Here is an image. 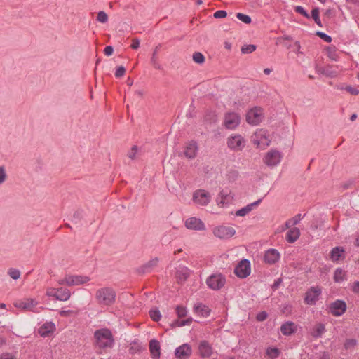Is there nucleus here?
<instances>
[{"label":"nucleus","mask_w":359,"mask_h":359,"mask_svg":"<svg viewBox=\"0 0 359 359\" xmlns=\"http://www.w3.org/2000/svg\"><path fill=\"white\" fill-rule=\"evenodd\" d=\"M344 276L345 272L341 268H337L334 273V280L340 283L344 280Z\"/></svg>","instance_id":"2f4dec72"},{"label":"nucleus","mask_w":359,"mask_h":359,"mask_svg":"<svg viewBox=\"0 0 359 359\" xmlns=\"http://www.w3.org/2000/svg\"><path fill=\"white\" fill-rule=\"evenodd\" d=\"M185 226L187 229L194 231H203L205 226L201 219L196 217H190L185 221Z\"/></svg>","instance_id":"9d476101"},{"label":"nucleus","mask_w":359,"mask_h":359,"mask_svg":"<svg viewBox=\"0 0 359 359\" xmlns=\"http://www.w3.org/2000/svg\"><path fill=\"white\" fill-rule=\"evenodd\" d=\"M97 20L102 22L105 23L108 20V16L104 11H100L97 15Z\"/></svg>","instance_id":"ea45409f"},{"label":"nucleus","mask_w":359,"mask_h":359,"mask_svg":"<svg viewBox=\"0 0 359 359\" xmlns=\"http://www.w3.org/2000/svg\"><path fill=\"white\" fill-rule=\"evenodd\" d=\"M250 262L248 259L241 260L235 267L234 273L241 278H245L250 274Z\"/></svg>","instance_id":"20e7f679"},{"label":"nucleus","mask_w":359,"mask_h":359,"mask_svg":"<svg viewBox=\"0 0 359 359\" xmlns=\"http://www.w3.org/2000/svg\"><path fill=\"white\" fill-rule=\"evenodd\" d=\"M228 196V194L226 193H224V191H221L219 197L217 199V202L218 205H224L226 203V198Z\"/></svg>","instance_id":"a19ab883"},{"label":"nucleus","mask_w":359,"mask_h":359,"mask_svg":"<svg viewBox=\"0 0 359 359\" xmlns=\"http://www.w3.org/2000/svg\"><path fill=\"white\" fill-rule=\"evenodd\" d=\"M236 18L245 24H250L252 21V19L249 15L242 13H238L236 14Z\"/></svg>","instance_id":"4c0bfd02"},{"label":"nucleus","mask_w":359,"mask_h":359,"mask_svg":"<svg viewBox=\"0 0 359 359\" xmlns=\"http://www.w3.org/2000/svg\"><path fill=\"white\" fill-rule=\"evenodd\" d=\"M294 11H295L297 13H299V14L302 15H303V16H304L305 18H310L309 15L308 14V13L305 11V9H304L302 6H296V7L294 8Z\"/></svg>","instance_id":"de8ad7c7"},{"label":"nucleus","mask_w":359,"mask_h":359,"mask_svg":"<svg viewBox=\"0 0 359 359\" xmlns=\"http://www.w3.org/2000/svg\"><path fill=\"white\" fill-rule=\"evenodd\" d=\"M280 259V254L276 249L271 248L264 253V261L269 264H273Z\"/></svg>","instance_id":"2eb2a0df"},{"label":"nucleus","mask_w":359,"mask_h":359,"mask_svg":"<svg viewBox=\"0 0 359 359\" xmlns=\"http://www.w3.org/2000/svg\"><path fill=\"white\" fill-rule=\"evenodd\" d=\"M325 326L323 323H317L313 328L311 332V335L313 337L317 339L322 337V335L325 332Z\"/></svg>","instance_id":"cd10ccee"},{"label":"nucleus","mask_w":359,"mask_h":359,"mask_svg":"<svg viewBox=\"0 0 359 359\" xmlns=\"http://www.w3.org/2000/svg\"><path fill=\"white\" fill-rule=\"evenodd\" d=\"M280 153L278 151L272 150L266 154L264 161L269 166H275L280 163Z\"/></svg>","instance_id":"9b49d317"},{"label":"nucleus","mask_w":359,"mask_h":359,"mask_svg":"<svg viewBox=\"0 0 359 359\" xmlns=\"http://www.w3.org/2000/svg\"><path fill=\"white\" fill-rule=\"evenodd\" d=\"M126 73V68L123 66L118 67L115 72V76L117 78L123 76Z\"/></svg>","instance_id":"864d4df0"},{"label":"nucleus","mask_w":359,"mask_h":359,"mask_svg":"<svg viewBox=\"0 0 359 359\" xmlns=\"http://www.w3.org/2000/svg\"><path fill=\"white\" fill-rule=\"evenodd\" d=\"M297 330V327L293 322H287L283 324L280 327V331L283 334L289 336L294 333Z\"/></svg>","instance_id":"5701e85b"},{"label":"nucleus","mask_w":359,"mask_h":359,"mask_svg":"<svg viewBox=\"0 0 359 359\" xmlns=\"http://www.w3.org/2000/svg\"><path fill=\"white\" fill-rule=\"evenodd\" d=\"M7 177V175L4 166H0V184L4 183Z\"/></svg>","instance_id":"603ef678"},{"label":"nucleus","mask_w":359,"mask_h":359,"mask_svg":"<svg viewBox=\"0 0 359 359\" xmlns=\"http://www.w3.org/2000/svg\"><path fill=\"white\" fill-rule=\"evenodd\" d=\"M73 311L71 310H62L60 312L61 316L65 317L69 316Z\"/></svg>","instance_id":"e2e57ef3"},{"label":"nucleus","mask_w":359,"mask_h":359,"mask_svg":"<svg viewBox=\"0 0 359 359\" xmlns=\"http://www.w3.org/2000/svg\"><path fill=\"white\" fill-rule=\"evenodd\" d=\"M193 60L197 64H203L205 61V57L201 53L195 52L193 54Z\"/></svg>","instance_id":"e433bc0d"},{"label":"nucleus","mask_w":359,"mask_h":359,"mask_svg":"<svg viewBox=\"0 0 359 359\" xmlns=\"http://www.w3.org/2000/svg\"><path fill=\"white\" fill-rule=\"evenodd\" d=\"M81 212L80 211H76L74 214V219H80L81 218Z\"/></svg>","instance_id":"69168bd1"},{"label":"nucleus","mask_w":359,"mask_h":359,"mask_svg":"<svg viewBox=\"0 0 359 359\" xmlns=\"http://www.w3.org/2000/svg\"><path fill=\"white\" fill-rule=\"evenodd\" d=\"M353 291L355 293H359V281H356L354 283Z\"/></svg>","instance_id":"0e129e2a"},{"label":"nucleus","mask_w":359,"mask_h":359,"mask_svg":"<svg viewBox=\"0 0 359 359\" xmlns=\"http://www.w3.org/2000/svg\"><path fill=\"white\" fill-rule=\"evenodd\" d=\"M55 327L53 323H46L43 324L39 329V332L41 337H46L49 335L50 333L54 332Z\"/></svg>","instance_id":"393cba45"},{"label":"nucleus","mask_w":359,"mask_h":359,"mask_svg":"<svg viewBox=\"0 0 359 359\" xmlns=\"http://www.w3.org/2000/svg\"><path fill=\"white\" fill-rule=\"evenodd\" d=\"M114 48L111 46H107L104 49V53L107 56H110L113 54Z\"/></svg>","instance_id":"bf43d9fd"},{"label":"nucleus","mask_w":359,"mask_h":359,"mask_svg":"<svg viewBox=\"0 0 359 359\" xmlns=\"http://www.w3.org/2000/svg\"><path fill=\"white\" fill-rule=\"evenodd\" d=\"M194 309L196 313L201 314L202 316H208L210 313L209 307L201 303L196 304Z\"/></svg>","instance_id":"c85d7f7f"},{"label":"nucleus","mask_w":359,"mask_h":359,"mask_svg":"<svg viewBox=\"0 0 359 359\" xmlns=\"http://www.w3.org/2000/svg\"><path fill=\"white\" fill-rule=\"evenodd\" d=\"M282 283V278H278L277 280H276L273 283V284L272 285V288L273 290H276L279 285H280V283Z\"/></svg>","instance_id":"680f3d73"},{"label":"nucleus","mask_w":359,"mask_h":359,"mask_svg":"<svg viewBox=\"0 0 359 359\" xmlns=\"http://www.w3.org/2000/svg\"><path fill=\"white\" fill-rule=\"evenodd\" d=\"M344 250L342 247L333 248L330 254V258L333 262L343 260L345 259Z\"/></svg>","instance_id":"6ab92c4d"},{"label":"nucleus","mask_w":359,"mask_h":359,"mask_svg":"<svg viewBox=\"0 0 359 359\" xmlns=\"http://www.w3.org/2000/svg\"><path fill=\"white\" fill-rule=\"evenodd\" d=\"M292 226H294V225L290 223V219L286 221V222H285V228L286 229H289L290 227H291Z\"/></svg>","instance_id":"774afa93"},{"label":"nucleus","mask_w":359,"mask_h":359,"mask_svg":"<svg viewBox=\"0 0 359 359\" xmlns=\"http://www.w3.org/2000/svg\"><path fill=\"white\" fill-rule=\"evenodd\" d=\"M257 46L253 44L244 45L241 47V51L243 54H249L254 52Z\"/></svg>","instance_id":"72a5a7b5"},{"label":"nucleus","mask_w":359,"mask_h":359,"mask_svg":"<svg viewBox=\"0 0 359 359\" xmlns=\"http://www.w3.org/2000/svg\"><path fill=\"white\" fill-rule=\"evenodd\" d=\"M340 89L343 90L344 88H341ZM344 90H346L348 93L353 95H357L359 94V90L351 86H346L344 88Z\"/></svg>","instance_id":"49530a36"},{"label":"nucleus","mask_w":359,"mask_h":359,"mask_svg":"<svg viewBox=\"0 0 359 359\" xmlns=\"http://www.w3.org/2000/svg\"><path fill=\"white\" fill-rule=\"evenodd\" d=\"M261 201H262V199H259L252 203L247 205L245 207H243L241 209L238 210L236 212V215L237 216H241V217H243V216L246 215L252 210L254 206L259 205L261 203Z\"/></svg>","instance_id":"bb28decb"},{"label":"nucleus","mask_w":359,"mask_h":359,"mask_svg":"<svg viewBox=\"0 0 359 359\" xmlns=\"http://www.w3.org/2000/svg\"><path fill=\"white\" fill-rule=\"evenodd\" d=\"M199 355L202 358H208L212 353V348L208 341L203 340L198 345Z\"/></svg>","instance_id":"f3484780"},{"label":"nucleus","mask_w":359,"mask_h":359,"mask_svg":"<svg viewBox=\"0 0 359 359\" xmlns=\"http://www.w3.org/2000/svg\"><path fill=\"white\" fill-rule=\"evenodd\" d=\"M227 144L231 149L241 151L244 147L245 141L241 135H235L228 138Z\"/></svg>","instance_id":"1a4fd4ad"},{"label":"nucleus","mask_w":359,"mask_h":359,"mask_svg":"<svg viewBox=\"0 0 359 359\" xmlns=\"http://www.w3.org/2000/svg\"><path fill=\"white\" fill-rule=\"evenodd\" d=\"M189 276V272L187 268L178 270L176 273V277L179 283L184 282Z\"/></svg>","instance_id":"7c9ffc66"},{"label":"nucleus","mask_w":359,"mask_h":359,"mask_svg":"<svg viewBox=\"0 0 359 359\" xmlns=\"http://www.w3.org/2000/svg\"><path fill=\"white\" fill-rule=\"evenodd\" d=\"M211 199L210 194L204 189H198L194 192L193 201L198 205H207Z\"/></svg>","instance_id":"423d86ee"},{"label":"nucleus","mask_w":359,"mask_h":359,"mask_svg":"<svg viewBox=\"0 0 359 359\" xmlns=\"http://www.w3.org/2000/svg\"><path fill=\"white\" fill-rule=\"evenodd\" d=\"M240 123V116L236 113H228L225 115L224 125L228 129H234Z\"/></svg>","instance_id":"ddd939ff"},{"label":"nucleus","mask_w":359,"mask_h":359,"mask_svg":"<svg viewBox=\"0 0 359 359\" xmlns=\"http://www.w3.org/2000/svg\"><path fill=\"white\" fill-rule=\"evenodd\" d=\"M139 47H140V40L137 38L133 39L131 48L134 50H137Z\"/></svg>","instance_id":"052dcab7"},{"label":"nucleus","mask_w":359,"mask_h":359,"mask_svg":"<svg viewBox=\"0 0 359 359\" xmlns=\"http://www.w3.org/2000/svg\"><path fill=\"white\" fill-rule=\"evenodd\" d=\"M229 179L236 180L238 177V172L236 170H231L228 175Z\"/></svg>","instance_id":"4d7b16f0"},{"label":"nucleus","mask_w":359,"mask_h":359,"mask_svg":"<svg viewBox=\"0 0 359 359\" xmlns=\"http://www.w3.org/2000/svg\"><path fill=\"white\" fill-rule=\"evenodd\" d=\"M316 36L320 37L321 39L324 40L327 43H330L332 41V37L324 32L318 31L316 33Z\"/></svg>","instance_id":"37998d69"},{"label":"nucleus","mask_w":359,"mask_h":359,"mask_svg":"<svg viewBox=\"0 0 359 359\" xmlns=\"http://www.w3.org/2000/svg\"><path fill=\"white\" fill-rule=\"evenodd\" d=\"M90 280V278L86 276H65L66 285L68 286L78 285L86 283Z\"/></svg>","instance_id":"4468645a"},{"label":"nucleus","mask_w":359,"mask_h":359,"mask_svg":"<svg viewBox=\"0 0 359 359\" xmlns=\"http://www.w3.org/2000/svg\"><path fill=\"white\" fill-rule=\"evenodd\" d=\"M57 297L56 299L60 301H67L71 297V292L68 289L60 287L57 288Z\"/></svg>","instance_id":"c756f323"},{"label":"nucleus","mask_w":359,"mask_h":359,"mask_svg":"<svg viewBox=\"0 0 359 359\" xmlns=\"http://www.w3.org/2000/svg\"><path fill=\"white\" fill-rule=\"evenodd\" d=\"M160 344L156 339H151L149 341V351L154 359H158L161 356Z\"/></svg>","instance_id":"4be33fe9"},{"label":"nucleus","mask_w":359,"mask_h":359,"mask_svg":"<svg viewBox=\"0 0 359 359\" xmlns=\"http://www.w3.org/2000/svg\"><path fill=\"white\" fill-rule=\"evenodd\" d=\"M37 304V302L34 299H25L15 303L14 305L16 308L31 311Z\"/></svg>","instance_id":"a211bd4d"},{"label":"nucleus","mask_w":359,"mask_h":359,"mask_svg":"<svg viewBox=\"0 0 359 359\" xmlns=\"http://www.w3.org/2000/svg\"><path fill=\"white\" fill-rule=\"evenodd\" d=\"M116 298L115 290L110 287H104L98 289L95 292V299L100 305L111 306Z\"/></svg>","instance_id":"f03ea898"},{"label":"nucleus","mask_w":359,"mask_h":359,"mask_svg":"<svg viewBox=\"0 0 359 359\" xmlns=\"http://www.w3.org/2000/svg\"><path fill=\"white\" fill-rule=\"evenodd\" d=\"M246 121L250 124L257 125L261 121L260 115L255 110H250L247 114Z\"/></svg>","instance_id":"a878e982"},{"label":"nucleus","mask_w":359,"mask_h":359,"mask_svg":"<svg viewBox=\"0 0 359 359\" xmlns=\"http://www.w3.org/2000/svg\"><path fill=\"white\" fill-rule=\"evenodd\" d=\"M351 184H352V182H347V183H344V184H343V188H344V189H348V188L350 187V186H351Z\"/></svg>","instance_id":"338daca9"},{"label":"nucleus","mask_w":359,"mask_h":359,"mask_svg":"<svg viewBox=\"0 0 359 359\" xmlns=\"http://www.w3.org/2000/svg\"><path fill=\"white\" fill-rule=\"evenodd\" d=\"M161 48V44L159 43L158 46H156L151 54V57L150 59V63L152 65V67L157 70H163V65L161 64L158 57V52Z\"/></svg>","instance_id":"dca6fc26"},{"label":"nucleus","mask_w":359,"mask_h":359,"mask_svg":"<svg viewBox=\"0 0 359 359\" xmlns=\"http://www.w3.org/2000/svg\"><path fill=\"white\" fill-rule=\"evenodd\" d=\"M322 292L321 288L318 286L311 287L306 292L304 302L309 305H314L319 299Z\"/></svg>","instance_id":"0eeeda50"},{"label":"nucleus","mask_w":359,"mask_h":359,"mask_svg":"<svg viewBox=\"0 0 359 359\" xmlns=\"http://www.w3.org/2000/svg\"><path fill=\"white\" fill-rule=\"evenodd\" d=\"M267 354L272 358H276L279 355L280 351L276 348H270L267 349Z\"/></svg>","instance_id":"c03bdc74"},{"label":"nucleus","mask_w":359,"mask_h":359,"mask_svg":"<svg viewBox=\"0 0 359 359\" xmlns=\"http://www.w3.org/2000/svg\"><path fill=\"white\" fill-rule=\"evenodd\" d=\"M346 303L344 300L337 299L332 302L328 306V312L334 316H341L346 311Z\"/></svg>","instance_id":"7ed1b4c3"},{"label":"nucleus","mask_w":359,"mask_h":359,"mask_svg":"<svg viewBox=\"0 0 359 359\" xmlns=\"http://www.w3.org/2000/svg\"><path fill=\"white\" fill-rule=\"evenodd\" d=\"M57 289L49 287L46 290V295L48 297H53L56 299V297H57Z\"/></svg>","instance_id":"8fccbe9b"},{"label":"nucleus","mask_w":359,"mask_h":359,"mask_svg":"<svg viewBox=\"0 0 359 359\" xmlns=\"http://www.w3.org/2000/svg\"><path fill=\"white\" fill-rule=\"evenodd\" d=\"M300 236V231L298 228L294 227L290 229L286 233V241L290 243H294Z\"/></svg>","instance_id":"b1692460"},{"label":"nucleus","mask_w":359,"mask_h":359,"mask_svg":"<svg viewBox=\"0 0 359 359\" xmlns=\"http://www.w3.org/2000/svg\"><path fill=\"white\" fill-rule=\"evenodd\" d=\"M227 13L223 10H219L214 13L213 16L215 18H224L226 17Z\"/></svg>","instance_id":"3c124183"},{"label":"nucleus","mask_w":359,"mask_h":359,"mask_svg":"<svg viewBox=\"0 0 359 359\" xmlns=\"http://www.w3.org/2000/svg\"><path fill=\"white\" fill-rule=\"evenodd\" d=\"M158 263V257H155V258L149 260L147 263H145L142 266H140L138 269V272L140 273H149V272H151L153 270L154 268L157 266Z\"/></svg>","instance_id":"aec40b11"},{"label":"nucleus","mask_w":359,"mask_h":359,"mask_svg":"<svg viewBox=\"0 0 359 359\" xmlns=\"http://www.w3.org/2000/svg\"><path fill=\"white\" fill-rule=\"evenodd\" d=\"M198 151L197 143L194 141L190 142L186 147L184 154L189 159L194 158Z\"/></svg>","instance_id":"412c9836"},{"label":"nucleus","mask_w":359,"mask_h":359,"mask_svg":"<svg viewBox=\"0 0 359 359\" xmlns=\"http://www.w3.org/2000/svg\"><path fill=\"white\" fill-rule=\"evenodd\" d=\"M225 283L226 279L222 274L211 275L206 280L208 286L214 290L221 289L224 286Z\"/></svg>","instance_id":"39448f33"},{"label":"nucleus","mask_w":359,"mask_h":359,"mask_svg":"<svg viewBox=\"0 0 359 359\" xmlns=\"http://www.w3.org/2000/svg\"><path fill=\"white\" fill-rule=\"evenodd\" d=\"M192 322V318H187L186 320H175L172 323V327H182L187 325H190Z\"/></svg>","instance_id":"473e14b6"},{"label":"nucleus","mask_w":359,"mask_h":359,"mask_svg":"<svg viewBox=\"0 0 359 359\" xmlns=\"http://www.w3.org/2000/svg\"><path fill=\"white\" fill-rule=\"evenodd\" d=\"M137 149V147L136 145H134L131 148L130 151L128 153V157L132 160H134L136 157Z\"/></svg>","instance_id":"09e8293b"},{"label":"nucleus","mask_w":359,"mask_h":359,"mask_svg":"<svg viewBox=\"0 0 359 359\" xmlns=\"http://www.w3.org/2000/svg\"><path fill=\"white\" fill-rule=\"evenodd\" d=\"M95 345L100 349L112 347L114 337L111 332L107 328L97 330L94 332Z\"/></svg>","instance_id":"f257e3e1"},{"label":"nucleus","mask_w":359,"mask_h":359,"mask_svg":"<svg viewBox=\"0 0 359 359\" xmlns=\"http://www.w3.org/2000/svg\"><path fill=\"white\" fill-rule=\"evenodd\" d=\"M8 273L10 277L14 280L18 279L20 276V271L15 269H10L8 271Z\"/></svg>","instance_id":"58836bf2"},{"label":"nucleus","mask_w":359,"mask_h":359,"mask_svg":"<svg viewBox=\"0 0 359 359\" xmlns=\"http://www.w3.org/2000/svg\"><path fill=\"white\" fill-rule=\"evenodd\" d=\"M311 17L314 20L315 22L319 26L322 27L321 21L319 17V9L315 8L311 11Z\"/></svg>","instance_id":"c9c22d12"},{"label":"nucleus","mask_w":359,"mask_h":359,"mask_svg":"<svg viewBox=\"0 0 359 359\" xmlns=\"http://www.w3.org/2000/svg\"><path fill=\"white\" fill-rule=\"evenodd\" d=\"M235 233V229L231 226H219L213 230L214 235L222 239L229 238L234 236Z\"/></svg>","instance_id":"6e6552de"},{"label":"nucleus","mask_w":359,"mask_h":359,"mask_svg":"<svg viewBox=\"0 0 359 359\" xmlns=\"http://www.w3.org/2000/svg\"><path fill=\"white\" fill-rule=\"evenodd\" d=\"M191 353V347L187 344H184L175 349V355L177 359H188Z\"/></svg>","instance_id":"f8f14e48"},{"label":"nucleus","mask_w":359,"mask_h":359,"mask_svg":"<svg viewBox=\"0 0 359 359\" xmlns=\"http://www.w3.org/2000/svg\"><path fill=\"white\" fill-rule=\"evenodd\" d=\"M268 317V314L266 311L259 312L256 317L257 321L262 322L265 320Z\"/></svg>","instance_id":"5fc2aeb1"},{"label":"nucleus","mask_w":359,"mask_h":359,"mask_svg":"<svg viewBox=\"0 0 359 359\" xmlns=\"http://www.w3.org/2000/svg\"><path fill=\"white\" fill-rule=\"evenodd\" d=\"M150 318L155 322H158L161 318V312L158 309H152L149 311Z\"/></svg>","instance_id":"f704fd0d"},{"label":"nucleus","mask_w":359,"mask_h":359,"mask_svg":"<svg viewBox=\"0 0 359 359\" xmlns=\"http://www.w3.org/2000/svg\"><path fill=\"white\" fill-rule=\"evenodd\" d=\"M357 344V341L355 339H348L346 340L344 346L345 349H349L351 347H354Z\"/></svg>","instance_id":"79ce46f5"},{"label":"nucleus","mask_w":359,"mask_h":359,"mask_svg":"<svg viewBox=\"0 0 359 359\" xmlns=\"http://www.w3.org/2000/svg\"><path fill=\"white\" fill-rule=\"evenodd\" d=\"M176 312L179 318H183L187 315L186 308L181 306H177L176 307Z\"/></svg>","instance_id":"a18cd8bd"},{"label":"nucleus","mask_w":359,"mask_h":359,"mask_svg":"<svg viewBox=\"0 0 359 359\" xmlns=\"http://www.w3.org/2000/svg\"><path fill=\"white\" fill-rule=\"evenodd\" d=\"M302 219V215L301 214H297L294 217L290 219V223L293 224L294 226L297 224L300 220Z\"/></svg>","instance_id":"6e6d98bb"},{"label":"nucleus","mask_w":359,"mask_h":359,"mask_svg":"<svg viewBox=\"0 0 359 359\" xmlns=\"http://www.w3.org/2000/svg\"><path fill=\"white\" fill-rule=\"evenodd\" d=\"M0 359H16V358L10 353H4L0 355Z\"/></svg>","instance_id":"13d9d810"}]
</instances>
